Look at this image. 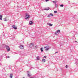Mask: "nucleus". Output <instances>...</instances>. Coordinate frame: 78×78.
Returning <instances> with one entry per match:
<instances>
[{
    "label": "nucleus",
    "mask_w": 78,
    "mask_h": 78,
    "mask_svg": "<svg viewBox=\"0 0 78 78\" xmlns=\"http://www.w3.org/2000/svg\"><path fill=\"white\" fill-rule=\"evenodd\" d=\"M50 16H53V15L52 13H50Z\"/></svg>",
    "instance_id": "412c9836"
},
{
    "label": "nucleus",
    "mask_w": 78,
    "mask_h": 78,
    "mask_svg": "<svg viewBox=\"0 0 78 78\" xmlns=\"http://www.w3.org/2000/svg\"><path fill=\"white\" fill-rule=\"evenodd\" d=\"M44 48L45 49L46 51L50 49V46H46L45 47H44Z\"/></svg>",
    "instance_id": "7ed1b4c3"
},
{
    "label": "nucleus",
    "mask_w": 78,
    "mask_h": 78,
    "mask_svg": "<svg viewBox=\"0 0 78 78\" xmlns=\"http://www.w3.org/2000/svg\"><path fill=\"white\" fill-rule=\"evenodd\" d=\"M58 53V52H55V53Z\"/></svg>",
    "instance_id": "c756f323"
},
{
    "label": "nucleus",
    "mask_w": 78,
    "mask_h": 78,
    "mask_svg": "<svg viewBox=\"0 0 78 78\" xmlns=\"http://www.w3.org/2000/svg\"><path fill=\"white\" fill-rule=\"evenodd\" d=\"M48 1H49V0H45V2H48Z\"/></svg>",
    "instance_id": "cd10ccee"
},
{
    "label": "nucleus",
    "mask_w": 78,
    "mask_h": 78,
    "mask_svg": "<svg viewBox=\"0 0 78 78\" xmlns=\"http://www.w3.org/2000/svg\"><path fill=\"white\" fill-rule=\"evenodd\" d=\"M48 17H50V15H48Z\"/></svg>",
    "instance_id": "c85d7f7f"
},
{
    "label": "nucleus",
    "mask_w": 78,
    "mask_h": 78,
    "mask_svg": "<svg viewBox=\"0 0 78 78\" xmlns=\"http://www.w3.org/2000/svg\"><path fill=\"white\" fill-rule=\"evenodd\" d=\"M13 76V74H10V78H12Z\"/></svg>",
    "instance_id": "9b49d317"
},
{
    "label": "nucleus",
    "mask_w": 78,
    "mask_h": 78,
    "mask_svg": "<svg viewBox=\"0 0 78 78\" xmlns=\"http://www.w3.org/2000/svg\"><path fill=\"white\" fill-rule=\"evenodd\" d=\"M10 58V57L9 56H7L6 57V58Z\"/></svg>",
    "instance_id": "393cba45"
},
{
    "label": "nucleus",
    "mask_w": 78,
    "mask_h": 78,
    "mask_svg": "<svg viewBox=\"0 0 78 78\" xmlns=\"http://www.w3.org/2000/svg\"><path fill=\"white\" fill-rule=\"evenodd\" d=\"M5 48L7 49V51H10V48H9V47L8 46L5 45Z\"/></svg>",
    "instance_id": "f03ea898"
},
{
    "label": "nucleus",
    "mask_w": 78,
    "mask_h": 78,
    "mask_svg": "<svg viewBox=\"0 0 78 78\" xmlns=\"http://www.w3.org/2000/svg\"><path fill=\"white\" fill-rule=\"evenodd\" d=\"M41 52H43V48H41Z\"/></svg>",
    "instance_id": "dca6fc26"
},
{
    "label": "nucleus",
    "mask_w": 78,
    "mask_h": 78,
    "mask_svg": "<svg viewBox=\"0 0 78 78\" xmlns=\"http://www.w3.org/2000/svg\"><path fill=\"white\" fill-rule=\"evenodd\" d=\"M12 27L13 28H14V29H15V30H17V27H15V25H13V26H12Z\"/></svg>",
    "instance_id": "1a4fd4ad"
},
{
    "label": "nucleus",
    "mask_w": 78,
    "mask_h": 78,
    "mask_svg": "<svg viewBox=\"0 0 78 78\" xmlns=\"http://www.w3.org/2000/svg\"><path fill=\"white\" fill-rule=\"evenodd\" d=\"M57 11H54V13H57Z\"/></svg>",
    "instance_id": "4be33fe9"
},
{
    "label": "nucleus",
    "mask_w": 78,
    "mask_h": 78,
    "mask_svg": "<svg viewBox=\"0 0 78 78\" xmlns=\"http://www.w3.org/2000/svg\"><path fill=\"white\" fill-rule=\"evenodd\" d=\"M75 63H76V65H78V62H76Z\"/></svg>",
    "instance_id": "5701e85b"
},
{
    "label": "nucleus",
    "mask_w": 78,
    "mask_h": 78,
    "mask_svg": "<svg viewBox=\"0 0 78 78\" xmlns=\"http://www.w3.org/2000/svg\"><path fill=\"white\" fill-rule=\"evenodd\" d=\"M30 16L29 15L28 13H26V16H25V19L26 20L29 19L30 18Z\"/></svg>",
    "instance_id": "f257e3e1"
},
{
    "label": "nucleus",
    "mask_w": 78,
    "mask_h": 78,
    "mask_svg": "<svg viewBox=\"0 0 78 78\" xmlns=\"http://www.w3.org/2000/svg\"><path fill=\"white\" fill-rule=\"evenodd\" d=\"M42 62H45V59L44 58L42 60Z\"/></svg>",
    "instance_id": "4468645a"
},
{
    "label": "nucleus",
    "mask_w": 78,
    "mask_h": 78,
    "mask_svg": "<svg viewBox=\"0 0 78 78\" xmlns=\"http://www.w3.org/2000/svg\"><path fill=\"white\" fill-rule=\"evenodd\" d=\"M66 69L67 68V67H68V66H67V65L66 66Z\"/></svg>",
    "instance_id": "bb28decb"
},
{
    "label": "nucleus",
    "mask_w": 78,
    "mask_h": 78,
    "mask_svg": "<svg viewBox=\"0 0 78 78\" xmlns=\"http://www.w3.org/2000/svg\"><path fill=\"white\" fill-rule=\"evenodd\" d=\"M52 2L55 3V4H56V1H52Z\"/></svg>",
    "instance_id": "6ab92c4d"
},
{
    "label": "nucleus",
    "mask_w": 78,
    "mask_h": 78,
    "mask_svg": "<svg viewBox=\"0 0 78 78\" xmlns=\"http://www.w3.org/2000/svg\"><path fill=\"white\" fill-rule=\"evenodd\" d=\"M75 42H77V41H75Z\"/></svg>",
    "instance_id": "2f4dec72"
},
{
    "label": "nucleus",
    "mask_w": 78,
    "mask_h": 78,
    "mask_svg": "<svg viewBox=\"0 0 78 78\" xmlns=\"http://www.w3.org/2000/svg\"><path fill=\"white\" fill-rule=\"evenodd\" d=\"M37 60H39V56H38L37 57Z\"/></svg>",
    "instance_id": "a211bd4d"
},
{
    "label": "nucleus",
    "mask_w": 78,
    "mask_h": 78,
    "mask_svg": "<svg viewBox=\"0 0 78 78\" xmlns=\"http://www.w3.org/2000/svg\"><path fill=\"white\" fill-rule=\"evenodd\" d=\"M43 58H47V56H44L43 57Z\"/></svg>",
    "instance_id": "b1692460"
},
{
    "label": "nucleus",
    "mask_w": 78,
    "mask_h": 78,
    "mask_svg": "<svg viewBox=\"0 0 78 78\" xmlns=\"http://www.w3.org/2000/svg\"><path fill=\"white\" fill-rule=\"evenodd\" d=\"M55 8H57L58 6V4H55Z\"/></svg>",
    "instance_id": "f3484780"
},
{
    "label": "nucleus",
    "mask_w": 78,
    "mask_h": 78,
    "mask_svg": "<svg viewBox=\"0 0 78 78\" xmlns=\"http://www.w3.org/2000/svg\"><path fill=\"white\" fill-rule=\"evenodd\" d=\"M33 21H30V22H29V25H32V24H33Z\"/></svg>",
    "instance_id": "f8f14e48"
},
{
    "label": "nucleus",
    "mask_w": 78,
    "mask_h": 78,
    "mask_svg": "<svg viewBox=\"0 0 78 78\" xmlns=\"http://www.w3.org/2000/svg\"><path fill=\"white\" fill-rule=\"evenodd\" d=\"M47 24L48 25H49V26H53V24L50 23H48Z\"/></svg>",
    "instance_id": "ddd939ff"
},
{
    "label": "nucleus",
    "mask_w": 78,
    "mask_h": 78,
    "mask_svg": "<svg viewBox=\"0 0 78 78\" xmlns=\"http://www.w3.org/2000/svg\"><path fill=\"white\" fill-rule=\"evenodd\" d=\"M34 44L33 43H31L30 45H29V47H30V48H32L33 47H34Z\"/></svg>",
    "instance_id": "39448f33"
},
{
    "label": "nucleus",
    "mask_w": 78,
    "mask_h": 78,
    "mask_svg": "<svg viewBox=\"0 0 78 78\" xmlns=\"http://www.w3.org/2000/svg\"><path fill=\"white\" fill-rule=\"evenodd\" d=\"M23 47L24 46L23 45H21L20 46H19V48H20L21 49H23Z\"/></svg>",
    "instance_id": "423d86ee"
},
{
    "label": "nucleus",
    "mask_w": 78,
    "mask_h": 78,
    "mask_svg": "<svg viewBox=\"0 0 78 78\" xmlns=\"http://www.w3.org/2000/svg\"><path fill=\"white\" fill-rule=\"evenodd\" d=\"M50 9V8L49 7L46 8L44 9V10H46V11H48V10H49Z\"/></svg>",
    "instance_id": "9d476101"
},
{
    "label": "nucleus",
    "mask_w": 78,
    "mask_h": 78,
    "mask_svg": "<svg viewBox=\"0 0 78 78\" xmlns=\"http://www.w3.org/2000/svg\"><path fill=\"white\" fill-rule=\"evenodd\" d=\"M64 6V5H60V7H63Z\"/></svg>",
    "instance_id": "aec40b11"
},
{
    "label": "nucleus",
    "mask_w": 78,
    "mask_h": 78,
    "mask_svg": "<svg viewBox=\"0 0 78 78\" xmlns=\"http://www.w3.org/2000/svg\"><path fill=\"white\" fill-rule=\"evenodd\" d=\"M60 33V30H57L55 33V35H57Z\"/></svg>",
    "instance_id": "20e7f679"
},
{
    "label": "nucleus",
    "mask_w": 78,
    "mask_h": 78,
    "mask_svg": "<svg viewBox=\"0 0 78 78\" xmlns=\"http://www.w3.org/2000/svg\"><path fill=\"white\" fill-rule=\"evenodd\" d=\"M7 21V20L6 19H5V20H4V21Z\"/></svg>",
    "instance_id": "a878e982"
},
{
    "label": "nucleus",
    "mask_w": 78,
    "mask_h": 78,
    "mask_svg": "<svg viewBox=\"0 0 78 78\" xmlns=\"http://www.w3.org/2000/svg\"><path fill=\"white\" fill-rule=\"evenodd\" d=\"M2 15H0V20H2Z\"/></svg>",
    "instance_id": "2eb2a0df"
},
{
    "label": "nucleus",
    "mask_w": 78,
    "mask_h": 78,
    "mask_svg": "<svg viewBox=\"0 0 78 78\" xmlns=\"http://www.w3.org/2000/svg\"><path fill=\"white\" fill-rule=\"evenodd\" d=\"M27 76H31V75L30 74H31V73H29V72H27Z\"/></svg>",
    "instance_id": "0eeeda50"
},
{
    "label": "nucleus",
    "mask_w": 78,
    "mask_h": 78,
    "mask_svg": "<svg viewBox=\"0 0 78 78\" xmlns=\"http://www.w3.org/2000/svg\"><path fill=\"white\" fill-rule=\"evenodd\" d=\"M38 47H37V45H36L34 44V48H37Z\"/></svg>",
    "instance_id": "6e6552de"
},
{
    "label": "nucleus",
    "mask_w": 78,
    "mask_h": 78,
    "mask_svg": "<svg viewBox=\"0 0 78 78\" xmlns=\"http://www.w3.org/2000/svg\"><path fill=\"white\" fill-rule=\"evenodd\" d=\"M23 27H25V26H23Z\"/></svg>",
    "instance_id": "473e14b6"
},
{
    "label": "nucleus",
    "mask_w": 78,
    "mask_h": 78,
    "mask_svg": "<svg viewBox=\"0 0 78 78\" xmlns=\"http://www.w3.org/2000/svg\"><path fill=\"white\" fill-rule=\"evenodd\" d=\"M78 61V59H76V61Z\"/></svg>",
    "instance_id": "7c9ffc66"
}]
</instances>
